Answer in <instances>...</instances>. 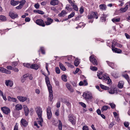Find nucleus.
<instances>
[{
    "instance_id": "5",
    "label": "nucleus",
    "mask_w": 130,
    "mask_h": 130,
    "mask_svg": "<svg viewBox=\"0 0 130 130\" xmlns=\"http://www.w3.org/2000/svg\"><path fill=\"white\" fill-rule=\"evenodd\" d=\"M47 115V118L48 119H50L52 116V113L51 111V108L48 106L46 109Z\"/></svg>"
},
{
    "instance_id": "38",
    "label": "nucleus",
    "mask_w": 130,
    "mask_h": 130,
    "mask_svg": "<svg viewBox=\"0 0 130 130\" xmlns=\"http://www.w3.org/2000/svg\"><path fill=\"white\" fill-rule=\"evenodd\" d=\"M100 86L101 88L103 89L106 90L109 89V88L108 87L102 84H101Z\"/></svg>"
},
{
    "instance_id": "8",
    "label": "nucleus",
    "mask_w": 130,
    "mask_h": 130,
    "mask_svg": "<svg viewBox=\"0 0 130 130\" xmlns=\"http://www.w3.org/2000/svg\"><path fill=\"white\" fill-rule=\"evenodd\" d=\"M90 60L94 65H97L98 64V62L94 57V56L92 55L90 57Z\"/></svg>"
},
{
    "instance_id": "46",
    "label": "nucleus",
    "mask_w": 130,
    "mask_h": 130,
    "mask_svg": "<svg viewBox=\"0 0 130 130\" xmlns=\"http://www.w3.org/2000/svg\"><path fill=\"white\" fill-rule=\"evenodd\" d=\"M107 15H106L104 14L103 16L101 18V20H102V21H105L106 20V17Z\"/></svg>"
},
{
    "instance_id": "20",
    "label": "nucleus",
    "mask_w": 130,
    "mask_h": 130,
    "mask_svg": "<svg viewBox=\"0 0 130 130\" xmlns=\"http://www.w3.org/2000/svg\"><path fill=\"white\" fill-rule=\"evenodd\" d=\"M59 3V1L58 0H52L50 2L51 5L55 6L58 5Z\"/></svg>"
},
{
    "instance_id": "31",
    "label": "nucleus",
    "mask_w": 130,
    "mask_h": 130,
    "mask_svg": "<svg viewBox=\"0 0 130 130\" xmlns=\"http://www.w3.org/2000/svg\"><path fill=\"white\" fill-rule=\"evenodd\" d=\"M100 9L102 10H106V6L104 4H101L99 5Z\"/></svg>"
},
{
    "instance_id": "33",
    "label": "nucleus",
    "mask_w": 130,
    "mask_h": 130,
    "mask_svg": "<svg viewBox=\"0 0 130 130\" xmlns=\"http://www.w3.org/2000/svg\"><path fill=\"white\" fill-rule=\"evenodd\" d=\"M120 20V18H113L112 19V21L115 23V22H119Z\"/></svg>"
},
{
    "instance_id": "13",
    "label": "nucleus",
    "mask_w": 130,
    "mask_h": 130,
    "mask_svg": "<svg viewBox=\"0 0 130 130\" xmlns=\"http://www.w3.org/2000/svg\"><path fill=\"white\" fill-rule=\"evenodd\" d=\"M9 15L12 19H14L18 17V15L10 11L9 13Z\"/></svg>"
},
{
    "instance_id": "56",
    "label": "nucleus",
    "mask_w": 130,
    "mask_h": 130,
    "mask_svg": "<svg viewBox=\"0 0 130 130\" xmlns=\"http://www.w3.org/2000/svg\"><path fill=\"white\" fill-rule=\"evenodd\" d=\"M48 63H46V67H45L47 71L48 74L49 75L50 74V72L49 71H48Z\"/></svg>"
},
{
    "instance_id": "3",
    "label": "nucleus",
    "mask_w": 130,
    "mask_h": 130,
    "mask_svg": "<svg viewBox=\"0 0 130 130\" xmlns=\"http://www.w3.org/2000/svg\"><path fill=\"white\" fill-rule=\"evenodd\" d=\"M83 96L86 100H90L92 98V94L89 92L84 93Z\"/></svg>"
},
{
    "instance_id": "58",
    "label": "nucleus",
    "mask_w": 130,
    "mask_h": 130,
    "mask_svg": "<svg viewBox=\"0 0 130 130\" xmlns=\"http://www.w3.org/2000/svg\"><path fill=\"white\" fill-rule=\"evenodd\" d=\"M34 7L36 9H38L39 7V5L38 3H37L35 5Z\"/></svg>"
},
{
    "instance_id": "1",
    "label": "nucleus",
    "mask_w": 130,
    "mask_h": 130,
    "mask_svg": "<svg viewBox=\"0 0 130 130\" xmlns=\"http://www.w3.org/2000/svg\"><path fill=\"white\" fill-rule=\"evenodd\" d=\"M36 112L38 117L37 118V122L41 126H42L43 120L42 117V108L40 107H37L36 109Z\"/></svg>"
},
{
    "instance_id": "42",
    "label": "nucleus",
    "mask_w": 130,
    "mask_h": 130,
    "mask_svg": "<svg viewBox=\"0 0 130 130\" xmlns=\"http://www.w3.org/2000/svg\"><path fill=\"white\" fill-rule=\"evenodd\" d=\"M70 5H67L66 6L65 8L69 11H71L72 10V8H70Z\"/></svg>"
},
{
    "instance_id": "51",
    "label": "nucleus",
    "mask_w": 130,
    "mask_h": 130,
    "mask_svg": "<svg viewBox=\"0 0 130 130\" xmlns=\"http://www.w3.org/2000/svg\"><path fill=\"white\" fill-rule=\"evenodd\" d=\"M4 70H5V72H4V73L7 74H10L11 73V71H10L6 69Z\"/></svg>"
},
{
    "instance_id": "7",
    "label": "nucleus",
    "mask_w": 130,
    "mask_h": 130,
    "mask_svg": "<svg viewBox=\"0 0 130 130\" xmlns=\"http://www.w3.org/2000/svg\"><path fill=\"white\" fill-rule=\"evenodd\" d=\"M36 23L37 25L42 27H44L45 26L44 21L41 19L37 20L36 21Z\"/></svg>"
},
{
    "instance_id": "25",
    "label": "nucleus",
    "mask_w": 130,
    "mask_h": 130,
    "mask_svg": "<svg viewBox=\"0 0 130 130\" xmlns=\"http://www.w3.org/2000/svg\"><path fill=\"white\" fill-rule=\"evenodd\" d=\"M39 65L36 64H33L31 65V68L34 69L35 70H37L39 68Z\"/></svg>"
},
{
    "instance_id": "50",
    "label": "nucleus",
    "mask_w": 130,
    "mask_h": 130,
    "mask_svg": "<svg viewBox=\"0 0 130 130\" xmlns=\"http://www.w3.org/2000/svg\"><path fill=\"white\" fill-rule=\"evenodd\" d=\"M55 71L57 73L59 74L60 73V70L58 67H56V68Z\"/></svg>"
},
{
    "instance_id": "61",
    "label": "nucleus",
    "mask_w": 130,
    "mask_h": 130,
    "mask_svg": "<svg viewBox=\"0 0 130 130\" xmlns=\"http://www.w3.org/2000/svg\"><path fill=\"white\" fill-rule=\"evenodd\" d=\"M18 126L17 125V123H16L14 127V130H18Z\"/></svg>"
},
{
    "instance_id": "34",
    "label": "nucleus",
    "mask_w": 130,
    "mask_h": 130,
    "mask_svg": "<svg viewBox=\"0 0 130 130\" xmlns=\"http://www.w3.org/2000/svg\"><path fill=\"white\" fill-rule=\"evenodd\" d=\"M58 127L59 130H62V124L60 120H59V124L58 125Z\"/></svg>"
},
{
    "instance_id": "16",
    "label": "nucleus",
    "mask_w": 130,
    "mask_h": 130,
    "mask_svg": "<svg viewBox=\"0 0 130 130\" xmlns=\"http://www.w3.org/2000/svg\"><path fill=\"white\" fill-rule=\"evenodd\" d=\"M107 74L105 75L104 76L103 75H102V73L101 72H98L97 76L98 77V78L99 79H102V80L104 79V78L105 77V75H106Z\"/></svg>"
},
{
    "instance_id": "23",
    "label": "nucleus",
    "mask_w": 130,
    "mask_h": 130,
    "mask_svg": "<svg viewBox=\"0 0 130 130\" xmlns=\"http://www.w3.org/2000/svg\"><path fill=\"white\" fill-rule=\"evenodd\" d=\"M19 3V1H15L14 0H12L10 2L11 4L13 6H15L18 4Z\"/></svg>"
},
{
    "instance_id": "17",
    "label": "nucleus",
    "mask_w": 130,
    "mask_h": 130,
    "mask_svg": "<svg viewBox=\"0 0 130 130\" xmlns=\"http://www.w3.org/2000/svg\"><path fill=\"white\" fill-rule=\"evenodd\" d=\"M5 84L6 86H8L9 85L10 87H11L13 85V82L10 80H7L5 81Z\"/></svg>"
},
{
    "instance_id": "36",
    "label": "nucleus",
    "mask_w": 130,
    "mask_h": 130,
    "mask_svg": "<svg viewBox=\"0 0 130 130\" xmlns=\"http://www.w3.org/2000/svg\"><path fill=\"white\" fill-rule=\"evenodd\" d=\"M59 67L60 69L63 71H65L66 70V69L63 64L61 63L59 64Z\"/></svg>"
},
{
    "instance_id": "45",
    "label": "nucleus",
    "mask_w": 130,
    "mask_h": 130,
    "mask_svg": "<svg viewBox=\"0 0 130 130\" xmlns=\"http://www.w3.org/2000/svg\"><path fill=\"white\" fill-rule=\"evenodd\" d=\"M25 2L26 1L25 0H22L19 2V3H20V4L23 6Z\"/></svg>"
},
{
    "instance_id": "37",
    "label": "nucleus",
    "mask_w": 130,
    "mask_h": 130,
    "mask_svg": "<svg viewBox=\"0 0 130 130\" xmlns=\"http://www.w3.org/2000/svg\"><path fill=\"white\" fill-rule=\"evenodd\" d=\"M67 76L66 75H63L61 76L62 80L65 82H66L67 81Z\"/></svg>"
},
{
    "instance_id": "44",
    "label": "nucleus",
    "mask_w": 130,
    "mask_h": 130,
    "mask_svg": "<svg viewBox=\"0 0 130 130\" xmlns=\"http://www.w3.org/2000/svg\"><path fill=\"white\" fill-rule=\"evenodd\" d=\"M90 69L94 71H96L97 70V68L96 67H93L91 66L90 67Z\"/></svg>"
},
{
    "instance_id": "12",
    "label": "nucleus",
    "mask_w": 130,
    "mask_h": 130,
    "mask_svg": "<svg viewBox=\"0 0 130 130\" xmlns=\"http://www.w3.org/2000/svg\"><path fill=\"white\" fill-rule=\"evenodd\" d=\"M111 47L112 50L113 52L118 53H120L122 51L121 50L114 47L113 45H112Z\"/></svg>"
},
{
    "instance_id": "28",
    "label": "nucleus",
    "mask_w": 130,
    "mask_h": 130,
    "mask_svg": "<svg viewBox=\"0 0 130 130\" xmlns=\"http://www.w3.org/2000/svg\"><path fill=\"white\" fill-rule=\"evenodd\" d=\"M106 62L108 65L112 69H114L115 67V65L113 63L106 61Z\"/></svg>"
},
{
    "instance_id": "53",
    "label": "nucleus",
    "mask_w": 130,
    "mask_h": 130,
    "mask_svg": "<svg viewBox=\"0 0 130 130\" xmlns=\"http://www.w3.org/2000/svg\"><path fill=\"white\" fill-rule=\"evenodd\" d=\"M7 69L10 70H13L14 68L10 66H8L6 67Z\"/></svg>"
},
{
    "instance_id": "52",
    "label": "nucleus",
    "mask_w": 130,
    "mask_h": 130,
    "mask_svg": "<svg viewBox=\"0 0 130 130\" xmlns=\"http://www.w3.org/2000/svg\"><path fill=\"white\" fill-rule=\"evenodd\" d=\"M115 46L116 47H121L122 46V45L121 44H119L118 43H116L115 44Z\"/></svg>"
},
{
    "instance_id": "35",
    "label": "nucleus",
    "mask_w": 130,
    "mask_h": 130,
    "mask_svg": "<svg viewBox=\"0 0 130 130\" xmlns=\"http://www.w3.org/2000/svg\"><path fill=\"white\" fill-rule=\"evenodd\" d=\"M111 74L112 76L115 78H116L118 77V74L116 72H112L111 73Z\"/></svg>"
},
{
    "instance_id": "49",
    "label": "nucleus",
    "mask_w": 130,
    "mask_h": 130,
    "mask_svg": "<svg viewBox=\"0 0 130 130\" xmlns=\"http://www.w3.org/2000/svg\"><path fill=\"white\" fill-rule=\"evenodd\" d=\"M75 15V13L74 12H73L70 14L69 15L68 17V19H70L73 17Z\"/></svg>"
},
{
    "instance_id": "39",
    "label": "nucleus",
    "mask_w": 130,
    "mask_h": 130,
    "mask_svg": "<svg viewBox=\"0 0 130 130\" xmlns=\"http://www.w3.org/2000/svg\"><path fill=\"white\" fill-rule=\"evenodd\" d=\"M66 13V12L64 10H62L61 12L58 14L59 17L63 16Z\"/></svg>"
},
{
    "instance_id": "11",
    "label": "nucleus",
    "mask_w": 130,
    "mask_h": 130,
    "mask_svg": "<svg viewBox=\"0 0 130 130\" xmlns=\"http://www.w3.org/2000/svg\"><path fill=\"white\" fill-rule=\"evenodd\" d=\"M49 92V99L50 101H52L53 98V96L52 93V88L48 89Z\"/></svg>"
},
{
    "instance_id": "26",
    "label": "nucleus",
    "mask_w": 130,
    "mask_h": 130,
    "mask_svg": "<svg viewBox=\"0 0 130 130\" xmlns=\"http://www.w3.org/2000/svg\"><path fill=\"white\" fill-rule=\"evenodd\" d=\"M66 86L69 90L72 92H73V90L71 88V86L69 84L67 83L66 84Z\"/></svg>"
},
{
    "instance_id": "59",
    "label": "nucleus",
    "mask_w": 130,
    "mask_h": 130,
    "mask_svg": "<svg viewBox=\"0 0 130 130\" xmlns=\"http://www.w3.org/2000/svg\"><path fill=\"white\" fill-rule=\"evenodd\" d=\"M81 14H82L84 11V8L83 7H80V9L79 10Z\"/></svg>"
},
{
    "instance_id": "48",
    "label": "nucleus",
    "mask_w": 130,
    "mask_h": 130,
    "mask_svg": "<svg viewBox=\"0 0 130 130\" xmlns=\"http://www.w3.org/2000/svg\"><path fill=\"white\" fill-rule=\"evenodd\" d=\"M108 106H104L103 107L102 109H101V110L102 111H103L104 110H106L108 109Z\"/></svg>"
},
{
    "instance_id": "22",
    "label": "nucleus",
    "mask_w": 130,
    "mask_h": 130,
    "mask_svg": "<svg viewBox=\"0 0 130 130\" xmlns=\"http://www.w3.org/2000/svg\"><path fill=\"white\" fill-rule=\"evenodd\" d=\"M15 109L17 110H21L22 108V106L20 104H18L15 106Z\"/></svg>"
},
{
    "instance_id": "19",
    "label": "nucleus",
    "mask_w": 130,
    "mask_h": 130,
    "mask_svg": "<svg viewBox=\"0 0 130 130\" xmlns=\"http://www.w3.org/2000/svg\"><path fill=\"white\" fill-rule=\"evenodd\" d=\"M79 85L80 86H86L88 85V83L86 80H84L83 81H80L79 83Z\"/></svg>"
},
{
    "instance_id": "57",
    "label": "nucleus",
    "mask_w": 130,
    "mask_h": 130,
    "mask_svg": "<svg viewBox=\"0 0 130 130\" xmlns=\"http://www.w3.org/2000/svg\"><path fill=\"white\" fill-rule=\"evenodd\" d=\"M83 130H89L88 127L87 126H84L83 127Z\"/></svg>"
},
{
    "instance_id": "55",
    "label": "nucleus",
    "mask_w": 130,
    "mask_h": 130,
    "mask_svg": "<svg viewBox=\"0 0 130 130\" xmlns=\"http://www.w3.org/2000/svg\"><path fill=\"white\" fill-rule=\"evenodd\" d=\"M40 50L41 52L43 54H45V52L43 47H40Z\"/></svg>"
},
{
    "instance_id": "18",
    "label": "nucleus",
    "mask_w": 130,
    "mask_h": 130,
    "mask_svg": "<svg viewBox=\"0 0 130 130\" xmlns=\"http://www.w3.org/2000/svg\"><path fill=\"white\" fill-rule=\"evenodd\" d=\"M23 109L25 113V115L26 116H27L28 114V112H29V110L27 107L25 105L23 106Z\"/></svg>"
},
{
    "instance_id": "15",
    "label": "nucleus",
    "mask_w": 130,
    "mask_h": 130,
    "mask_svg": "<svg viewBox=\"0 0 130 130\" xmlns=\"http://www.w3.org/2000/svg\"><path fill=\"white\" fill-rule=\"evenodd\" d=\"M108 90V92L110 94H113L117 93V89L115 88H111L109 90V89Z\"/></svg>"
},
{
    "instance_id": "47",
    "label": "nucleus",
    "mask_w": 130,
    "mask_h": 130,
    "mask_svg": "<svg viewBox=\"0 0 130 130\" xmlns=\"http://www.w3.org/2000/svg\"><path fill=\"white\" fill-rule=\"evenodd\" d=\"M65 104L68 106L70 107L71 106V104L68 101L66 100L64 102Z\"/></svg>"
},
{
    "instance_id": "32",
    "label": "nucleus",
    "mask_w": 130,
    "mask_h": 130,
    "mask_svg": "<svg viewBox=\"0 0 130 130\" xmlns=\"http://www.w3.org/2000/svg\"><path fill=\"white\" fill-rule=\"evenodd\" d=\"M79 60H78V59H77V58H76L74 62V65L77 67V66L79 64Z\"/></svg>"
},
{
    "instance_id": "10",
    "label": "nucleus",
    "mask_w": 130,
    "mask_h": 130,
    "mask_svg": "<svg viewBox=\"0 0 130 130\" xmlns=\"http://www.w3.org/2000/svg\"><path fill=\"white\" fill-rule=\"evenodd\" d=\"M105 77L104 78V79H103V80L105 81L106 83L108 84H109L110 85L111 84V80L110 79V78L106 75H105Z\"/></svg>"
},
{
    "instance_id": "30",
    "label": "nucleus",
    "mask_w": 130,
    "mask_h": 130,
    "mask_svg": "<svg viewBox=\"0 0 130 130\" xmlns=\"http://www.w3.org/2000/svg\"><path fill=\"white\" fill-rule=\"evenodd\" d=\"M69 121L71 122L73 125H74L75 124L76 120L73 117H71L69 118Z\"/></svg>"
},
{
    "instance_id": "27",
    "label": "nucleus",
    "mask_w": 130,
    "mask_h": 130,
    "mask_svg": "<svg viewBox=\"0 0 130 130\" xmlns=\"http://www.w3.org/2000/svg\"><path fill=\"white\" fill-rule=\"evenodd\" d=\"M125 7L124 8H121L120 9V11L123 12H125L127 10L128 8V6L126 3L125 4Z\"/></svg>"
},
{
    "instance_id": "29",
    "label": "nucleus",
    "mask_w": 130,
    "mask_h": 130,
    "mask_svg": "<svg viewBox=\"0 0 130 130\" xmlns=\"http://www.w3.org/2000/svg\"><path fill=\"white\" fill-rule=\"evenodd\" d=\"M124 84V82L123 81H120L119 82L118 84V86L119 88H122L123 87Z\"/></svg>"
},
{
    "instance_id": "60",
    "label": "nucleus",
    "mask_w": 130,
    "mask_h": 130,
    "mask_svg": "<svg viewBox=\"0 0 130 130\" xmlns=\"http://www.w3.org/2000/svg\"><path fill=\"white\" fill-rule=\"evenodd\" d=\"M80 104L83 107L86 108V105L84 103L82 102L80 103Z\"/></svg>"
},
{
    "instance_id": "9",
    "label": "nucleus",
    "mask_w": 130,
    "mask_h": 130,
    "mask_svg": "<svg viewBox=\"0 0 130 130\" xmlns=\"http://www.w3.org/2000/svg\"><path fill=\"white\" fill-rule=\"evenodd\" d=\"M45 82L47 86L48 89L52 88V86L50 84V82L49 78L46 75H45Z\"/></svg>"
},
{
    "instance_id": "62",
    "label": "nucleus",
    "mask_w": 130,
    "mask_h": 130,
    "mask_svg": "<svg viewBox=\"0 0 130 130\" xmlns=\"http://www.w3.org/2000/svg\"><path fill=\"white\" fill-rule=\"evenodd\" d=\"M119 6H122L124 5V2L123 1H120L119 2Z\"/></svg>"
},
{
    "instance_id": "63",
    "label": "nucleus",
    "mask_w": 130,
    "mask_h": 130,
    "mask_svg": "<svg viewBox=\"0 0 130 130\" xmlns=\"http://www.w3.org/2000/svg\"><path fill=\"white\" fill-rule=\"evenodd\" d=\"M38 13L41 14H44V12L42 11L39 10L38 11Z\"/></svg>"
},
{
    "instance_id": "43",
    "label": "nucleus",
    "mask_w": 130,
    "mask_h": 130,
    "mask_svg": "<svg viewBox=\"0 0 130 130\" xmlns=\"http://www.w3.org/2000/svg\"><path fill=\"white\" fill-rule=\"evenodd\" d=\"M23 66L25 67L28 68H31V65L29 63H23Z\"/></svg>"
},
{
    "instance_id": "6",
    "label": "nucleus",
    "mask_w": 130,
    "mask_h": 130,
    "mask_svg": "<svg viewBox=\"0 0 130 130\" xmlns=\"http://www.w3.org/2000/svg\"><path fill=\"white\" fill-rule=\"evenodd\" d=\"M98 15L96 12H92L90 15L88 16V18L89 19H91L95 18L96 19H97L98 18Z\"/></svg>"
},
{
    "instance_id": "14",
    "label": "nucleus",
    "mask_w": 130,
    "mask_h": 130,
    "mask_svg": "<svg viewBox=\"0 0 130 130\" xmlns=\"http://www.w3.org/2000/svg\"><path fill=\"white\" fill-rule=\"evenodd\" d=\"M46 21L45 22V24L46 25H50L53 22V20L50 18H47Z\"/></svg>"
},
{
    "instance_id": "24",
    "label": "nucleus",
    "mask_w": 130,
    "mask_h": 130,
    "mask_svg": "<svg viewBox=\"0 0 130 130\" xmlns=\"http://www.w3.org/2000/svg\"><path fill=\"white\" fill-rule=\"evenodd\" d=\"M7 99L9 101L13 102H15L17 101V99L16 98H11L10 96L8 97Z\"/></svg>"
},
{
    "instance_id": "64",
    "label": "nucleus",
    "mask_w": 130,
    "mask_h": 130,
    "mask_svg": "<svg viewBox=\"0 0 130 130\" xmlns=\"http://www.w3.org/2000/svg\"><path fill=\"white\" fill-rule=\"evenodd\" d=\"M123 76L128 81L129 77L128 75L125 74L123 75Z\"/></svg>"
},
{
    "instance_id": "2",
    "label": "nucleus",
    "mask_w": 130,
    "mask_h": 130,
    "mask_svg": "<svg viewBox=\"0 0 130 130\" xmlns=\"http://www.w3.org/2000/svg\"><path fill=\"white\" fill-rule=\"evenodd\" d=\"M17 98L21 102H23L26 101L27 103H29L30 100L29 99L26 97L19 96H18Z\"/></svg>"
},
{
    "instance_id": "4",
    "label": "nucleus",
    "mask_w": 130,
    "mask_h": 130,
    "mask_svg": "<svg viewBox=\"0 0 130 130\" xmlns=\"http://www.w3.org/2000/svg\"><path fill=\"white\" fill-rule=\"evenodd\" d=\"M1 109L3 113L6 115H8L10 112V109L7 107H2Z\"/></svg>"
},
{
    "instance_id": "54",
    "label": "nucleus",
    "mask_w": 130,
    "mask_h": 130,
    "mask_svg": "<svg viewBox=\"0 0 130 130\" xmlns=\"http://www.w3.org/2000/svg\"><path fill=\"white\" fill-rule=\"evenodd\" d=\"M109 104L110 105L112 108L113 109L115 108V105L113 103H110Z\"/></svg>"
},
{
    "instance_id": "41",
    "label": "nucleus",
    "mask_w": 130,
    "mask_h": 130,
    "mask_svg": "<svg viewBox=\"0 0 130 130\" xmlns=\"http://www.w3.org/2000/svg\"><path fill=\"white\" fill-rule=\"evenodd\" d=\"M71 6L73 7V9L75 11H77L78 10V8L76 5L74 4H71Z\"/></svg>"
},
{
    "instance_id": "40",
    "label": "nucleus",
    "mask_w": 130,
    "mask_h": 130,
    "mask_svg": "<svg viewBox=\"0 0 130 130\" xmlns=\"http://www.w3.org/2000/svg\"><path fill=\"white\" fill-rule=\"evenodd\" d=\"M0 19L3 21H5L6 20V18L4 15L0 16Z\"/></svg>"
},
{
    "instance_id": "21",
    "label": "nucleus",
    "mask_w": 130,
    "mask_h": 130,
    "mask_svg": "<svg viewBox=\"0 0 130 130\" xmlns=\"http://www.w3.org/2000/svg\"><path fill=\"white\" fill-rule=\"evenodd\" d=\"M22 125L26 127L28 125V122L24 119H22L21 121Z\"/></svg>"
}]
</instances>
